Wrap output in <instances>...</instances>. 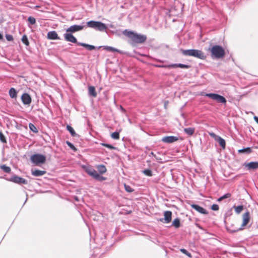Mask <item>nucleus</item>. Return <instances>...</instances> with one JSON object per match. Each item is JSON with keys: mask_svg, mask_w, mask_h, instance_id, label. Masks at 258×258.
<instances>
[{"mask_svg": "<svg viewBox=\"0 0 258 258\" xmlns=\"http://www.w3.org/2000/svg\"><path fill=\"white\" fill-rule=\"evenodd\" d=\"M123 33L124 35L129 37L133 42L137 43H142L147 39L146 36L144 35L138 34L127 30H125L123 32Z\"/></svg>", "mask_w": 258, "mask_h": 258, "instance_id": "nucleus-1", "label": "nucleus"}, {"mask_svg": "<svg viewBox=\"0 0 258 258\" xmlns=\"http://www.w3.org/2000/svg\"><path fill=\"white\" fill-rule=\"evenodd\" d=\"M181 52L182 54L185 56H194L202 59H204L206 57L204 53L200 50L194 49L187 50L182 49Z\"/></svg>", "mask_w": 258, "mask_h": 258, "instance_id": "nucleus-2", "label": "nucleus"}, {"mask_svg": "<svg viewBox=\"0 0 258 258\" xmlns=\"http://www.w3.org/2000/svg\"><path fill=\"white\" fill-rule=\"evenodd\" d=\"M211 56L213 58L219 59L225 55L224 49L219 45H214L210 49Z\"/></svg>", "mask_w": 258, "mask_h": 258, "instance_id": "nucleus-3", "label": "nucleus"}, {"mask_svg": "<svg viewBox=\"0 0 258 258\" xmlns=\"http://www.w3.org/2000/svg\"><path fill=\"white\" fill-rule=\"evenodd\" d=\"M250 220V214L248 211H247L242 215V223L240 227L236 229H230L229 227H227V230L230 233H234L239 230H242L244 229L245 226L248 224Z\"/></svg>", "mask_w": 258, "mask_h": 258, "instance_id": "nucleus-4", "label": "nucleus"}, {"mask_svg": "<svg viewBox=\"0 0 258 258\" xmlns=\"http://www.w3.org/2000/svg\"><path fill=\"white\" fill-rule=\"evenodd\" d=\"M30 160L35 165H39L45 162L46 157L43 155L35 154L31 156Z\"/></svg>", "mask_w": 258, "mask_h": 258, "instance_id": "nucleus-5", "label": "nucleus"}, {"mask_svg": "<svg viewBox=\"0 0 258 258\" xmlns=\"http://www.w3.org/2000/svg\"><path fill=\"white\" fill-rule=\"evenodd\" d=\"M85 171L90 176H92L96 180L99 181H103L105 180V177L101 176L95 169L92 168L87 167L86 168Z\"/></svg>", "mask_w": 258, "mask_h": 258, "instance_id": "nucleus-6", "label": "nucleus"}, {"mask_svg": "<svg viewBox=\"0 0 258 258\" xmlns=\"http://www.w3.org/2000/svg\"><path fill=\"white\" fill-rule=\"evenodd\" d=\"M206 96L209 97L213 100H216L218 102L225 103L226 102V99L222 96L215 93H207Z\"/></svg>", "mask_w": 258, "mask_h": 258, "instance_id": "nucleus-7", "label": "nucleus"}, {"mask_svg": "<svg viewBox=\"0 0 258 258\" xmlns=\"http://www.w3.org/2000/svg\"><path fill=\"white\" fill-rule=\"evenodd\" d=\"M84 26L74 25L69 27L67 30V32L72 33H75L83 30Z\"/></svg>", "mask_w": 258, "mask_h": 258, "instance_id": "nucleus-8", "label": "nucleus"}, {"mask_svg": "<svg viewBox=\"0 0 258 258\" xmlns=\"http://www.w3.org/2000/svg\"><path fill=\"white\" fill-rule=\"evenodd\" d=\"M243 166L248 170H254L258 169V162H250L244 163Z\"/></svg>", "mask_w": 258, "mask_h": 258, "instance_id": "nucleus-9", "label": "nucleus"}, {"mask_svg": "<svg viewBox=\"0 0 258 258\" xmlns=\"http://www.w3.org/2000/svg\"><path fill=\"white\" fill-rule=\"evenodd\" d=\"M172 212L170 211H166L164 213V218L160 219V221L164 223H169L171 221Z\"/></svg>", "mask_w": 258, "mask_h": 258, "instance_id": "nucleus-10", "label": "nucleus"}, {"mask_svg": "<svg viewBox=\"0 0 258 258\" xmlns=\"http://www.w3.org/2000/svg\"><path fill=\"white\" fill-rule=\"evenodd\" d=\"M9 180L19 184H26L28 183V181L27 180L17 176H14L11 177Z\"/></svg>", "mask_w": 258, "mask_h": 258, "instance_id": "nucleus-11", "label": "nucleus"}, {"mask_svg": "<svg viewBox=\"0 0 258 258\" xmlns=\"http://www.w3.org/2000/svg\"><path fill=\"white\" fill-rule=\"evenodd\" d=\"M63 35L64 39L66 41L74 43H77V44L78 43H79L77 42V39L71 33L67 32L64 33Z\"/></svg>", "mask_w": 258, "mask_h": 258, "instance_id": "nucleus-12", "label": "nucleus"}, {"mask_svg": "<svg viewBox=\"0 0 258 258\" xmlns=\"http://www.w3.org/2000/svg\"><path fill=\"white\" fill-rule=\"evenodd\" d=\"M178 140V138L175 136H166L162 139V141L167 143H172Z\"/></svg>", "mask_w": 258, "mask_h": 258, "instance_id": "nucleus-13", "label": "nucleus"}, {"mask_svg": "<svg viewBox=\"0 0 258 258\" xmlns=\"http://www.w3.org/2000/svg\"><path fill=\"white\" fill-rule=\"evenodd\" d=\"M22 101L23 104L29 105L31 102V98L30 96L27 93H24L21 97Z\"/></svg>", "mask_w": 258, "mask_h": 258, "instance_id": "nucleus-14", "label": "nucleus"}, {"mask_svg": "<svg viewBox=\"0 0 258 258\" xmlns=\"http://www.w3.org/2000/svg\"><path fill=\"white\" fill-rule=\"evenodd\" d=\"M47 38L49 40H59L60 39L57 33L55 31H51L48 32Z\"/></svg>", "mask_w": 258, "mask_h": 258, "instance_id": "nucleus-15", "label": "nucleus"}, {"mask_svg": "<svg viewBox=\"0 0 258 258\" xmlns=\"http://www.w3.org/2000/svg\"><path fill=\"white\" fill-rule=\"evenodd\" d=\"M191 207L193 209L196 210L197 211H198V212H199L201 214H207V212L205 209H204L203 208H202V207H201L198 205L192 204L191 205Z\"/></svg>", "mask_w": 258, "mask_h": 258, "instance_id": "nucleus-16", "label": "nucleus"}, {"mask_svg": "<svg viewBox=\"0 0 258 258\" xmlns=\"http://www.w3.org/2000/svg\"><path fill=\"white\" fill-rule=\"evenodd\" d=\"M31 173L33 176L38 177L44 175L46 173V171L38 169H32Z\"/></svg>", "mask_w": 258, "mask_h": 258, "instance_id": "nucleus-17", "label": "nucleus"}, {"mask_svg": "<svg viewBox=\"0 0 258 258\" xmlns=\"http://www.w3.org/2000/svg\"><path fill=\"white\" fill-rule=\"evenodd\" d=\"M106 29L107 27L105 24L98 21L95 29L100 31H103L105 30Z\"/></svg>", "mask_w": 258, "mask_h": 258, "instance_id": "nucleus-18", "label": "nucleus"}, {"mask_svg": "<svg viewBox=\"0 0 258 258\" xmlns=\"http://www.w3.org/2000/svg\"><path fill=\"white\" fill-rule=\"evenodd\" d=\"M215 141H217L219 143L220 146L222 147L223 149H225L226 143L225 140L223 138L219 136L218 137H217V139Z\"/></svg>", "mask_w": 258, "mask_h": 258, "instance_id": "nucleus-19", "label": "nucleus"}, {"mask_svg": "<svg viewBox=\"0 0 258 258\" xmlns=\"http://www.w3.org/2000/svg\"><path fill=\"white\" fill-rule=\"evenodd\" d=\"M252 150L249 147H247L245 148H243L242 149H239L238 150V153L239 154H249L250 153H251Z\"/></svg>", "mask_w": 258, "mask_h": 258, "instance_id": "nucleus-20", "label": "nucleus"}, {"mask_svg": "<svg viewBox=\"0 0 258 258\" xmlns=\"http://www.w3.org/2000/svg\"><path fill=\"white\" fill-rule=\"evenodd\" d=\"M103 47V48L104 49V50H106L108 51H110V52H119L120 53L121 51L114 48V47H111V46H102Z\"/></svg>", "mask_w": 258, "mask_h": 258, "instance_id": "nucleus-21", "label": "nucleus"}, {"mask_svg": "<svg viewBox=\"0 0 258 258\" xmlns=\"http://www.w3.org/2000/svg\"><path fill=\"white\" fill-rule=\"evenodd\" d=\"M78 45L83 46L89 50H92L95 48V47L94 46L92 45H89V44L84 43H81V42L78 43Z\"/></svg>", "mask_w": 258, "mask_h": 258, "instance_id": "nucleus-22", "label": "nucleus"}, {"mask_svg": "<svg viewBox=\"0 0 258 258\" xmlns=\"http://www.w3.org/2000/svg\"><path fill=\"white\" fill-rule=\"evenodd\" d=\"M9 95L12 98H16L17 96V91L14 88H11L9 91Z\"/></svg>", "mask_w": 258, "mask_h": 258, "instance_id": "nucleus-23", "label": "nucleus"}, {"mask_svg": "<svg viewBox=\"0 0 258 258\" xmlns=\"http://www.w3.org/2000/svg\"><path fill=\"white\" fill-rule=\"evenodd\" d=\"M171 66L172 67V68H176L179 67L182 69H188L189 68V66L188 65L184 64L182 63L171 64Z\"/></svg>", "mask_w": 258, "mask_h": 258, "instance_id": "nucleus-24", "label": "nucleus"}, {"mask_svg": "<svg viewBox=\"0 0 258 258\" xmlns=\"http://www.w3.org/2000/svg\"><path fill=\"white\" fill-rule=\"evenodd\" d=\"M88 93L89 95H91L92 96L96 97L97 96V93L96 92L95 87L93 86L89 87Z\"/></svg>", "mask_w": 258, "mask_h": 258, "instance_id": "nucleus-25", "label": "nucleus"}, {"mask_svg": "<svg viewBox=\"0 0 258 258\" xmlns=\"http://www.w3.org/2000/svg\"><path fill=\"white\" fill-rule=\"evenodd\" d=\"M98 21H90L87 23V26L88 27L92 28L95 29L97 24H98Z\"/></svg>", "mask_w": 258, "mask_h": 258, "instance_id": "nucleus-26", "label": "nucleus"}, {"mask_svg": "<svg viewBox=\"0 0 258 258\" xmlns=\"http://www.w3.org/2000/svg\"><path fill=\"white\" fill-rule=\"evenodd\" d=\"M184 131L186 134L191 136L195 132V128L193 127L185 128Z\"/></svg>", "mask_w": 258, "mask_h": 258, "instance_id": "nucleus-27", "label": "nucleus"}, {"mask_svg": "<svg viewBox=\"0 0 258 258\" xmlns=\"http://www.w3.org/2000/svg\"><path fill=\"white\" fill-rule=\"evenodd\" d=\"M172 225V226L175 227L176 228H179L180 227V223L179 219L178 218L175 219L173 221Z\"/></svg>", "mask_w": 258, "mask_h": 258, "instance_id": "nucleus-28", "label": "nucleus"}, {"mask_svg": "<svg viewBox=\"0 0 258 258\" xmlns=\"http://www.w3.org/2000/svg\"><path fill=\"white\" fill-rule=\"evenodd\" d=\"M97 169L100 174H103L106 171L105 166L103 165H98L97 167Z\"/></svg>", "mask_w": 258, "mask_h": 258, "instance_id": "nucleus-29", "label": "nucleus"}, {"mask_svg": "<svg viewBox=\"0 0 258 258\" xmlns=\"http://www.w3.org/2000/svg\"><path fill=\"white\" fill-rule=\"evenodd\" d=\"M0 168L6 173H10L11 172V168L10 167L7 166L5 165L0 166Z\"/></svg>", "mask_w": 258, "mask_h": 258, "instance_id": "nucleus-30", "label": "nucleus"}, {"mask_svg": "<svg viewBox=\"0 0 258 258\" xmlns=\"http://www.w3.org/2000/svg\"><path fill=\"white\" fill-rule=\"evenodd\" d=\"M67 128L73 137H75L76 136V133L72 127L68 125L67 126Z\"/></svg>", "mask_w": 258, "mask_h": 258, "instance_id": "nucleus-31", "label": "nucleus"}, {"mask_svg": "<svg viewBox=\"0 0 258 258\" xmlns=\"http://www.w3.org/2000/svg\"><path fill=\"white\" fill-rule=\"evenodd\" d=\"M230 197H231V194H229V193H227V194H225L224 195H223V196H222V197H220L219 198H218V200H217V201L221 202L223 200L229 198Z\"/></svg>", "mask_w": 258, "mask_h": 258, "instance_id": "nucleus-32", "label": "nucleus"}, {"mask_svg": "<svg viewBox=\"0 0 258 258\" xmlns=\"http://www.w3.org/2000/svg\"><path fill=\"white\" fill-rule=\"evenodd\" d=\"M22 41L24 44H25L27 46H28L29 44V42L28 40L27 37L25 35L23 36L22 38Z\"/></svg>", "mask_w": 258, "mask_h": 258, "instance_id": "nucleus-33", "label": "nucleus"}, {"mask_svg": "<svg viewBox=\"0 0 258 258\" xmlns=\"http://www.w3.org/2000/svg\"><path fill=\"white\" fill-rule=\"evenodd\" d=\"M111 137L115 140H118L119 139V134L118 132H115L111 134Z\"/></svg>", "mask_w": 258, "mask_h": 258, "instance_id": "nucleus-34", "label": "nucleus"}, {"mask_svg": "<svg viewBox=\"0 0 258 258\" xmlns=\"http://www.w3.org/2000/svg\"><path fill=\"white\" fill-rule=\"evenodd\" d=\"M235 211L236 213L239 214L243 209V206H238L237 207H234Z\"/></svg>", "mask_w": 258, "mask_h": 258, "instance_id": "nucleus-35", "label": "nucleus"}, {"mask_svg": "<svg viewBox=\"0 0 258 258\" xmlns=\"http://www.w3.org/2000/svg\"><path fill=\"white\" fill-rule=\"evenodd\" d=\"M29 23L31 25H34L36 23V19L33 17H29L28 18Z\"/></svg>", "mask_w": 258, "mask_h": 258, "instance_id": "nucleus-36", "label": "nucleus"}, {"mask_svg": "<svg viewBox=\"0 0 258 258\" xmlns=\"http://www.w3.org/2000/svg\"><path fill=\"white\" fill-rule=\"evenodd\" d=\"M29 126L30 129L32 131H33L34 133L38 132V130L37 129V128L35 127V126L33 124H32L31 123H29Z\"/></svg>", "mask_w": 258, "mask_h": 258, "instance_id": "nucleus-37", "label": "nucleus"}, {"mask_svg": "<svg viewBox=\"0 0 258 258\" xmlns=\"http://www.w3.org/2000/svg\"><path fill=\"white\" fill-rule=\"evenodd\" d=\"M143 173L147 176H152V172L150 169H145L143 171Z\"/></svg>", "mask_w": 258, "mask_h": 258, "instance_id": "nucleus-38", "label": "nucleus"}, {"mask_svg": "<svg viewBox=\"0 0 258 258\" xmlns=\"http://www.w3.org/2000/svg\"><path fill=\"white\" fill-rule=\"evenodd\" d=\"M101 145L102 146L107 147V148H109L110 149H115L114 147H113V146H112L111 145H110V144H105V143H102Z\"/></svg>", "mask_w": 258, "mask_h": 258, "instance_id": "nucleus-39", "label": "nucleus"}, {"mask_svg": "<svg viewBox=\"0 0 258 258\" xmlns=\"http://www.w3.org/2000/svg\"><path fill=\"white\" fill-rule=\"evenodd\" d=\"M180 251H181L183 253L187 255L188 257H191V254L188 252L186 249H183V248H182V249H180Z\"/></svg>", "mask_w": 258, "mask_h": 258, "instance_id": "nucleus-40", "label": "nucleus"}, {"mask_svg": "<svg viewBox=\"0 0 258 258\" xmlns=\"http://www.w3.org/2000/svg\"><path fill=\"white\" fill-rule=\"evenodd\" d=\"M0 140L3 143H6V140L3 134L0 131Z\"/></svg>", "mask_w": 258, "mask_h": 258, "instance_id": "nucleus-41", "label": "nucleus"}, {"mask_svg": "<svg viewBox=\"0 0 258 258\" xmlns=\"http://www.w3.org/2000/svg\"><path fill=\"white\" fill-rule=\"evenodd\" d=\"M156 66L157 67H159V68H172V67L171 66V64H169V65H156Z\"/></svg>", "mask_w": 258, "mask_h": 258, "instance_id": "nucleus-42", "label": "nucleus"}, {"mask_svg": "<svg viewBox=\"0 0 258 258\" xmlns=\"http://www.w3.org/2000/svg\"><path fill=\"white\" fill-rule=\"evenodd\" d=\"M6 38L7 40L9 41H11L13 40V37L12 35L10 34H6Z\"/></svg>", "mask_w": 258, "mask_h": 258, "instance_id": "nucleus-43", "label": "nucleus"}, {"mask_svg": "<svg viewBox=\"0 0 258 258\" xmlns=\"http://www.w3.org/2000/svg\"><path fill=\"white\" fill-rule=\"evenodd\" d=\"M124 187L126 191L131 192L133 191V189L128 185H124Z\"/></svg>", "mask_w": 258, "mask_h": 258, "instance_id": "nucleus-44", "label": "nucleus"}, {"mask_svg": "<svg viewBox=\"0 0 258 258\" xmlns=\"http://www.w3.org/2000/svg\"><path fill=\"white\" fill-rule=\"evenodd\" d=\"M211 209L213 211H217L219 210V206L217 204H213L211 207Z\"/></svg>", "mask_w": 258, "mask_h": 258, "instance_id": "nucleus-45", "label": "nucleus"}, {"mask_svg": "<svg viewBox=\"0 0 258 258\" xmlns=\"http://www.w3.org/2000/svg\"><path fill=\"white\" fill-rule=\"evenodd\" d=\"M67 145L71 148H72V149L74 150H76V149L75 148V147L74 146V145L71 143L70 142H67Z\"/></svg>", "mask_w": 258, "mask_h": 258, "instance_id": "nucleus-46", "label": "nucleus"}, {"mask_svg": "<svg viewBox=\"0 0 258 258\" xmlns=\"http://www.w3.org/2000/svg\"><path fill=\"white\" fill-rule=\"evenodd\" d=\"M209 135H210V136L211 137L215 139V140H216L217 139V137H219L218 136H217V135H215V134L214 133H210V134H209Z\"/></svg>", "mask_w": 258, "mask_h": 258, "instance_id": "nucleus-47", "label": "nucleus"}, {"mask_svg": "<svg viewBox=\"0 0 258 258\" xmlns=\"http://www.w3.org/2000/svg\"><path fill=\"white\" fill-rule=\"evenodd\" d=\"M253 118H254V120L255 121V122L258 123V117L254 116Z\"/></svg>", "mask_w": 258, "mask_h": 258, "instance_id": "nucleus-48", "label": "nucleus"}, {"mask_svg": "<svg viewBox=\"0 0 258 258\" xmlns=\"http://www.w3.org/2000/svg\"><path fill=\"white\" fill-rule=\"evenodd\" d=\"M151 154L152 156H153L154 157H155V158H156V159H157V160H158V159L157 158H156L155 154H154V153L153 152H151Z\"/></svg>", "mask_w": 258, "mask_h": 258, "instance_id": "nucleus-49", "label": "nucleus"}, {"mask_svg": "<svg viewBox=\"0 0 258 258\" xmlns=\"http://www.w3.org/2000/svg\"><path fill=\"white\" fill-rule=\"evenodd\" d=\"M3 39V35L0 33V40Z\"/></svg>", "mask_w": 258, "mask_h": 258, "instance_id": "nucleus-50", "label": "nucleus"}, {"mask_svg": "<svg viewBox=\"0 0 258 258\" xmlns=\"http://www.w3.org/2000/svg\"><path fill=\"white\" fill-rule=\"evenodd\" d=\"M167 103H168V102H167V101L165 102V104H164L165 106H166V105H167Z\"/></svg>", "mask_w": 258, "mask_h": 258, "instance_id": "nucleus-51", "label": "nucleus"}, {"mask_svg": "<svg viewBox=\"0 0 258 258\" xmlns=\"http://www.w3.org/2000/svg\"><path fill=\"white\" fill-rule=\"evenodd\" d=\"M75 200H76V201H79V199H78V198L77 197H76V198H75Z\"/></svg>", "mask_w": 258, "mask_h": 258, "instance_id": "nucleus-52", "label": "nucleus"}, {"mask_svg": "<svg viewBox=\"0 0 258 258\" xmlns=\"http://www.w3.org/2000/svg\"><path fill=\"white\" fill-rule=\"evenodd\" d=\"M120 108H121V110H123V108L121 106L120 107Z\"/></svg>", "mask_w": 258, "mask_h": 258, "instance_id": "nucleus-53", "label": "nucleus"}]
</instances>
